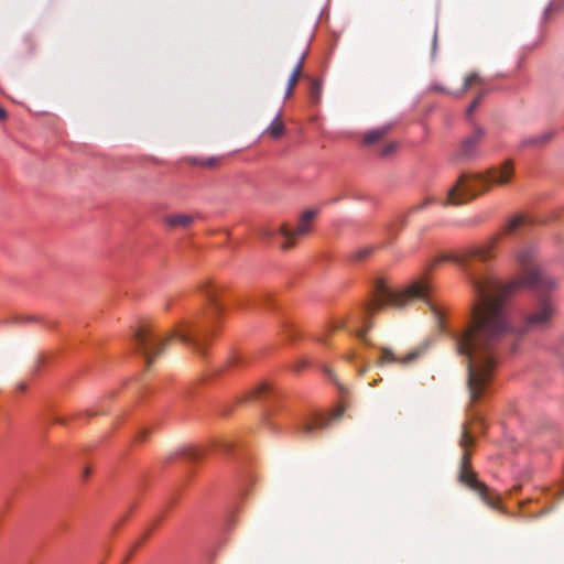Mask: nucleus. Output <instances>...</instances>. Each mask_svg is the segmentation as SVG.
<instances>
[{"label":"nucleus","instance_id":"nucleus-1","mask_svg":"<svg viewBox=\"0 0 564 564\" xmlns=\"http://www.w3.org/2000/svg\"><path fill=\"white\" fill-rule=\"evenodd\" d=\"M517 262L522 270V275L508 283L496 282L497 289H508L503 296L507 306L509 329L495 343L488 344L480 336V328L475 327L470 336V345L467 349H457L458 354L466 357L467 361V389L469 393V405L467 408L468 423H464L459 446L464 449L460 459L459 481L467 485L479 495L484 502L495 508L497 498L489 494V488L476 479V474L470 469V452L468 448L474 445V437L470 434L468 424L479 423L482 425V417L476 410L475 404L486 394L492 378L496 362V349L508 337L513 341L511 350H517L516 340L532 330H542L550 326L554 316V307L549 300H543L534 312L528 315L523 326L516 328L511 324L510 299L520 289L527 286L536 292L543 293L554 289L556 280L547 275L536 263L535 249L532 246H524L517 251Z\"/></svg>","mask_w":564,"mask_h":564},{"label":"nucleus","instance_id":"nucleus-2","mask_svg":"<svg viewBox=\"0 0 564 564\" xmlns=\"http://www.w3.org/2000/svg\"><path fill=\"white\" fill-rule=\"evenodd\" d=\"M496 241L497 238H492L482 247H471L457 253L441 254L432 260L426 268L430 271L440 262H454L463 269L473 288L475 300L471 321L463 332L454 336L456 349L465 350L469 347L475 327L480 328V336L488 344L495 343L509 329L507 306L503 303V296L508 289H497L498 280L474 263V260L481 262L490 260Z\"/></svg>","mask_w":564,"mask_h":564},{"label":"nucleus","instance_id":"nucleus-3","mask_svg":"<svg viewBox=\"0 0 564 564\" xmlns=\"http://www.w3.org/2000/svg\"><path fill=\"white\" fill-rule=\"evenodd\" d=\"M415 301L425 302L436 312V308L431 302V284L426 278L412 282L402 291H394L388 288L382 280H377L371 299L364 304L356 319V323H360L362 327L357 328L355 334L358 338L365 340L366 334L371 327L370 319L377 311L386 306L403 308Z\"/></svg>","mask_w":564,"mask_h":564},{"label":"nucleus","instance_id":"nucleus-4","mask_svg":"<svg viewBox=\"0 0 564 564\" xmlns=\"http://www.w3.org/2000/svg\"><path fill=\"white\" fill-rule=\"evenodd\" d=\"M208 336V329L196 325H185L184 328L177 327L166 337L160 336L149 326H142L134 334V343L137 350L144 357L147 369H149L172 339L178 338L203 354Z\"/></svg>","mask_w":564,"mask_h":564},{"label":"nucleus","instance_id":"nucleus-5","mask_svg":"<svg viewBox=\"0 0 564 564\" xmlns=\"http://www.w3.org/2000/svg\"><path fill=\"white\" fill-rule=\"evenodd\" d=\"M513 175V165L511 161H506L499 167H491L486 173H463L456 184L452 186L443 206H460L478 195L489 191L492 184L506 185Z\"/></svg>","mask_w":564,"mask_h":564},{"label":"nucleus","instance_id":"nucleus-6","mask_svg":"<svg viewBox=\"0 0 564 564\" xmlns=\"http://www.w3.org/2000/svg\"><path fill=\"white\" fill-rule=\"evenodd\" d=\"M316 215L317 210L307 209L301 214L294 229H290L286 225L280 226V235L283 239L281 248L284 250L291 249L295 246L297 239L308 235L312 230Z\"/></svg>","mask_w":564,"mask_h":564},{"label":"nucleus","instance_id":"nucleus-7","mask_svg":"<svg viewBox=\"0 0 564 564\" xmlns=\"http://www.w3.org/2000/svg\"><path fill=\"white\" fill-rule=\"evenodd\" d=\"M486 131L482 127H476L470 134L465 137L458 150V156L464 160H474L479 154V144Z\"/></svg>","mask_w":564,"mask_h":564},{"label":"nucleus","instance_id":"nucleus-8","mask_svg":"<svg viewBox=\"0 0 564 564\" xmlns=\"http://www.w3.org/2000/svg\"><path fill=\"white\" fill-rule=\"evenodd\" d=\"M199 291L206 297L208 307L207 316L212 321L217 319L224 311L223 305L218 301L219 286L214 284L212 281H204L198 285Z\"/></svg>","mask_w":564,"mask_h":564},{"label":"nucleus","instance_id":"nucleus-9","mask_svg":"<svg viewBox=\"0 0 564 564\" xmlns=\"http://www.w3.org/2000/svg\"><path fill=\"white\" fill-rule=\"evenodd\" d=\"M343 413H344V409L343 408H338V409H336L334 411V413L332 414L330 417H326V416H323V415H315V416L311 417L310 420L305 421L302 424L301 432L304 435H310V434H312L316 430L326 429V427L329 426L330 421L333 419L340 417L343 415Z\"/></svg>","mask_w":564,"mask_h":564},{"label":"nucleus","instance_id":"nucleus-10","mask_svg":"<svg viewBox=\"0 0 564 564\" xmlns=\"http://www.w3.org/2000/svg\"><path fill=\"white\" fill-rule=\"evenodd\" d=\"M416 357H417L416 351H411L408 355H405L404 357H400V356H397L390 348L381 347L380 348V357L376 361V365L384 366L387 364H392V362L405 365V364L414 360Z\"/></svg>","mask_w":564,"mask_h":564},{"label":"nucleus","instance_id":"nucleus-11","mask_svg":"<svg viewBox=\"0 0 564 564\" xmlns=\"http://www.w3.org/2000/svg\"><path fill=\"white\" fill-rule=\"evenodd\" d=\"M164 223L174 228H188L194 223V217L186 214H171L164 217Z\"/></svg>","mask_w":564,"mask_h":564},{"label":"nucleus","instance_id":"nucleus-12","mask_svg":"<svg viewBox=\"0 0 564 564\" xmlns=\"http://www.w3.org/2000/svg\"><path fill=\"white\" fill-rule=\"evenodd\" d=\"M391 130L390 124H386L382 127H378L376 129H372L364 134V144L365 145H372L381 141L388 132Z\"/></svg>","mask_w":564,"mask_h":564},{"label":"nucleus","instance_id":"nucleus-13","mask_svg":"<svg viewBox=\"0 0 564 564\" xmlns=\"http://www.w3.org/2000/svg\"><path fill=\"white\" fill-rule=\"evenodd\" d=\"M304 57H305V55L303 54L289 77L286 89H285V98H289L292 96L293 89L296 86V84L302 75Z\"/></svg>","mask_w":564,"mask_h":564},{"label":"nucleus","instance_id":"nucleus-14","mask_svg":"<svg viewBox=\"0 0 564 564\" xmlns=\"http://www.w3.org/2000/svg\"><path fill=\"white\" fill-rule=\"evenodd\" d=\"M285 132V127L281 118V113L272 120L269 127L263 131V134L269 135L270 138L278 140L283 137Z\"/></svg>","mask_w":564,"mask_h":564},{"label":"nucleus","instance_id":"nucleus-15","mask_svg":"<svg viewBox=\"0 0 564 564\" xmlns=\"http://www.w3.org/2000/svg\"><path fill=\"white\" fill-rule=\"evenodd\" d=\"M527 223L528 220L523 216L516 215L512 218H510V220L507 223V225L503 228V231L506 234H513L522 226H524Z\"/></svg>","mask_w":564,"mask_h":564},{"label":"nucleus","instance_id":"nucleus-16","mask_svg":"<svg viewBox=\"0 0 564 564\" xmlns=\"http://www.w3.org/2000/svg\"><path fill=\"white\" fill-rule=\"evenodd\" d=\"M551 138H552L551 132H543L539 135L523 140L522 145L523 147H539V145L545 144Z\"/></svg>","mask_w":564,"mask_h":564},{"label":"nucleus","instance_id":"nucleus-17","mask_svg":"<svg viewBox=\"0 0 564 564\" xmlns=\"http://www.w3.org/2000/svg\"><path fill=\"white\" fill-rule=\"evenodd\" d=\"M480 84H481V78L479 77V75L477 73H473L465 78L462 89L458 93H455L454 95L460 96L465 91L470 89L473 86L480 85Z\"/></svg>","mask_w":564,"mask_h":564},{"label":"nucleus","instance_id":"nucleus-18","mask_svg":"<svg viewBox=\"0 0 564 564\" xmlns=\"http://www.w3.org/2000/svg\"><path fill=\"white\" fill-rule=\"evenodd\" d=\"M321 83L318 80H312L310 95L313 102L317 104L319 102L321 98Z\"/></svg>","mask_w":564,"mask_h":564},{"label":"nucleus","instance_id":"nucleus-19","mask_svg":"<svg viewBox=\"0 0 564 564\" xmlns=\"http://www.w3.org/2000/svg\"><path fill=\"white\" fill-rule=\"evenodd\" d=\"M188 161H189L191 164L200 165L203 167L215 166L217 164V162H218V160L215 159V158H209V159L193 158V159H189Z\"/></svg>","mask_w":564,"mask_h":564},{"label":"nucleus","instance_id":"nucleus-20","mask_svg":"<svg viewBox=\"0 0 564 564\" xmlns=\"http://www.w3.org/2000/svg\"><path fill=\"white\" fill-rule=\"evenodd\" d=\"M373 251V247H364L358 250H356L352 253V259L356 261L365 260L367 257H369Z\"/></svg>","mask_w":564,"mask_h":564},{"label":"nucleus","instance_id":"nucleus-21","mask_svg":"<svg viewBox=\"0 0 564 564\" xmlns=\"http://www.w3.org/2000/svg\"><path fill=\"white\" fill-rule=\"evenodd\" d=\"M243 362H245V357L240 354L235 352L228 358L227 367L234 368L236 366L242 365Z\"/></svg>","mask_w":564,"mask_h":564},{"label":"nucleus","instance_id":"nucleus-22","mask_svg":"<svg viewBox=\"0 0 564 564\" xmlns=\"http://www.w3.org/2000/svg\"><path fill=\"white\" fill-rule=\"evenodd\" d=\"M398 148V143L397 142H389L388 144H386L381 152H380V155L382 158H386V156H389L391 155Z\"/></svg>","mask_w":564,"mask_h":564},{"label":"nucleus","instance_id":"nucleus-23","mask_svg":"<svg viewBox=\"0 0 564 564\" xmlns=\"http://www.w3.org/2000/svg\"><path fill=\"white\" fill-rule=\"evenodd\" d=\"M276 234H280V227L278 229H273V228H269V227H265V228H262L260 230V236L263 238V239H271L272 237H274Z\"/></svg>","mask_w":564,"mask_h":564},{"label":"nucleus","instance_id":"nucleus-24","mask_svg":"<svg viewBox=\"0 0 564 564\" xmlns=\"http://www.w3.org/2000/svg\"><path fill=\"white\" fill-rule=\"evenodd\" d=\"M482 98V94H480L479 96H477L473 101L471 104L468 106V108L466 109V116L468 118L471 117V115L474 113V111L476 110V108L478 107V105L480 104V100Z\"/></svg>","mask_w":564,"mask_h":564},{"label":"nucleus","instance_id":"nucleus-25","mask_svg":"<svg viewBox=\"0 0 564 564\" xmlns=\"http://www.w3.org/2000/svg\"><path fill=\"white\" fill-rule=\"evenodd\" d=\"M268 389H269V387L267 383H261L259 387L254 388L251 391L250 398L251 399L259 398L261 395V393L265 392Z\"/></svg>","mask_w":564,"mask_h":564},{"label":"nucleus","instance_id":"nucleus-26","mask_svg":"<svg viewBox=\"0 0 564 564\" xmlns=\"http://www.w3.org/2000/svg\"><path fill=\"white\" fill-rule=\"evenodd\" d=\"M434 203V198L432 197H429L426 199H424L422 203L417 204L415 207H413L411 209V212H417V210H421L425 207H427L429 205L433 204Z\"/></svg>","mask_w":564,"mask_h":564},{"label":"nucleus","instance_id":"nucleus-27","mask_svg":"<svg viewBox=\"0 0 564 564\" xmlns=\"http://www.w3.org/2000/svg\"><path fill=\"white\" fill-rule=\"evenodd\" d=\"M346 321L345 319H337L334 321L332 324V329H344L346 328Z\"/></svg>","mask_w":564,"mask_h":564},{"label":"nucleus","instance_id":"nucleus-28","mask_svg":"<svg viewBox=\"0 0 564 564\" xmlns=\"http://www.w3.org/2000/svg\"><path fill=\"white\" fill-rule=\"evenodd\" d=\"M97 414H98L97 412H94L91 410H87V411H85L83 413L77 414V416L86 415V416L90 417V416H96Z\"/></svg>","mask_w":564,"mask_h":564},{"label":"nucleus","instance_id":"nucleus-29","mask_svg":"<svg viewBox=\"0 0 564 564\" xmlns=\"http://www.w3.org/2000/svg\"><path fill=\"white\" fill-rule=\"evenodd\" d=\"M388 231H389V235L393 238V237H395V236H397V234H398L399 229H394V227H392V226H391V227L388 229Z\"/></svg>","mask_w":564,"mask_h":564},{"label":"nucleus","instance_id":"nucleus-30","mask_svg":"<svg viewBox=\"0 0 564 564\" xmlns=\"http://www.w3.org/2000/svg\"><path fill=\"white\" fill-rule=\"evenodd\" d=\"M7 116H8V115H7L6 109H3V108H1V107H0V120H1V121H2V120H6V119H7Z\"/></svg>","mask_w":564,"mask_h":564},{"label":"nucleus","instance_id":"nucleus-31","mask_svg":"<svg viewBox=\"0 0 564 564\" xmlns=\"http://www.w3.org/2000/svg\"><path fill=\"white\" fill-rule=\"evenodd\" d=\"M145 437H147V432H145V431H142V432H140V434H139L138 440L143 441V440H145Z\"/></svg>","mask_w":564,"mask_h":564},{"label":"nucleus","instance_id":"nucleus-32","mask_svg":"<svg viewBox=\"0 0 564 564\" xmlns=\"http://www.w3.org/2000/svg\"><path fill=\"white\" fill-rule=\"evenodd\" d=\"M433 89H434V90H438V91L446 93V89H445L444 87L438 86V85H434V86H433Z\"/></svg>","mask_w":564,"mask_h":564},{"label":"nucleus","instance_id":"nucleus-33","mask_svg":"<svg viewBox=\"0 0 564 564\" xmlns=\"http://www.w3.org/2000/svg\"><path fill=\"white\" fill-rule=\"evenodd\" d=\"M367 371H368V367L367 366L362 367V368L359 369V375L364 376Z\"/></svg>","mask_w":564,"mask_h":564},{"label":"nucleus","instance_id":"nucleus-34","mask_svg":"<svg viewBox=\"0 0 564 564\" xmlns=\"http://www.w3.org/2000/svg\"><path fill=\"white\" fill-rule=\"evenodd\" d=\"M552 12V8L551 7H547L545 10H544V17L547 18L549 14Z\"/></svg>","mask_w":564,"mask_h":564},{"label":"nucleus","instance_id":"nucleus-35","mask_svg":"<svg viewBox=\"0 0 564 564\" xmlns=\"http://www.w3.org/2000/svg\"><path fill=\"white\" fill-rule=\"evenodd\" d=\"M56 422L59 423V424H65V420L62 419V417L57 419Z\"/></svg>","mask_w":564,"mask_h":564},{"label":"nucleus","instance_id":"nucleus-36","mask_svg":"<svg viewBox=\"0 0 564 564\" xmlns=\"http://www.w3.org/2000/svg\"><path fill=\"white\" fill-rule=\"evenodd\" d=\"M478 223H481V218H478V217H477L476 219H474V220H473V223H471V224H478Z\"/></svg>","mask_w":564,"mask_h":564},{"label":"nucleus","instance_id":"nucleus-37","mask_svg":"<svg viewBox=\"0 0 564 564\" xmlns=\"http://www.w3.org/2000/svg\"><path fill=\"white\" fill-rule=\"evenodd\" d=\"M317 340H318V341H321V343H325V338H324V336H319V337H317Z\"/></svg>","mask_w":564,"mask_h":564},{"label":"nucleus","instance_id":"nucleus-38","mask_svg":"<svg viewBox=\"0 0 564 564\" xmlns=\"http://www.w3.org/2000/svg\"><path fill=\"white\" fill-rule=\"evenodd\" d=\"M433 44L434 45L436 44V34H434V36H433Z\"/></svg>","mask_w":564,"mask_h":564},{"label":"nucleus","instance_id":"nucleus-39","mask_svg":"<svg viewBox=\"0 0 564 564\" xmlns=\"http://www.w3.org/2000/svg\"><path fill=\"white\" fill-rule=\"evenodd\" d=\"M355 357V354L351 352L349 356H348V359H352Z\"/></svg>","mask_w":564,"mask_h":564},{"label":"nucleus","instance_id":"nucleus-40","mask_svg":"<svg viewBox=\"0 0 564 564\" xmlns=\"http://www.w3.org/2000/svg\"><path fill=\"white\" fill-rule=\"evenodd\" d=\"M89 473H90V470L87 468V469L85 470V476H88V475H89Z\"/></svg>","mask_w":564,"mask_h":564},{"label":"nucleus","instance_id":"nucleus-41","mask_svg":"<svg viewBox=\"0 0 564 564\" xmlns=\"http://www.w3.org/2000/svg\"><path fill=\"white\" fill-rule=\"evenodd\" d=\"M303 366H304V362L299 364V365H297V369H300V368H301V367H303Z\"/></svg>","mask_w":564,"mask_h":564},{"label":"nucleus","instance_id":"nucleus-42","mask_svg":"<svg viewBox=\"0 0 564 564\" xmlns=\"http://www.w3.org/2000/svg\"><path fill=\"white\" fill-rule=\"evenodd\" d=\"M519 489H520V486H514L513 487V490H516V491L519 490Z\"/></svg>","mask_w":564,"mask_h":564}]
</instances>
